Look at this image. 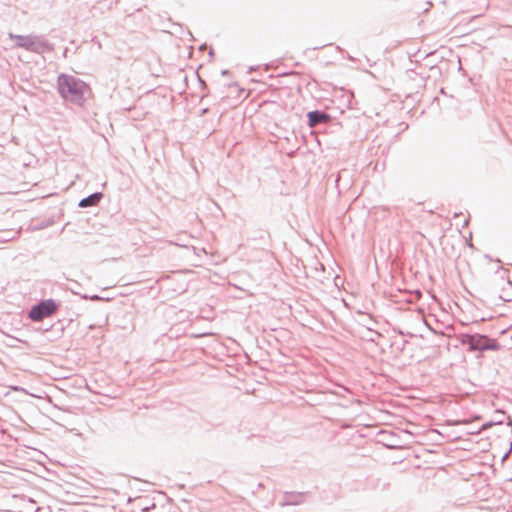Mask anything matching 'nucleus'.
I'll list each match as a JSON object with an SVG mask.
<instances>
[{
    "label": "nucleus",
    "instance_id": "1",
    "mask_svg": "<svg viewBox=\"0 0 512 512\" xmlns=\"http://www.w3.org/2000/svg\"><path fill=\"white\" fill-rule=\"evenodd\" d=\"M57 88L61 97L77 105L84 102V93L88 85L79 78L68 74H60L57 78Z\"/></svg>",
    "mask_w": 512,
    "mask_h": 512
},
{
    "label": "nucleus",
    "instance_id": "2",
    "mask_svg": "<svg viewBox=\"0 0 512 512\" xmlns=\"http://www.w3.org/2000/svg\"><path fill=\"white\" fill-rule=\"evenodd\" d=\"M460 342L462 345L467 346L471 352L498 351L501 348L496 339L479 333L462 334Z\"/></svg>",
    "mask_w": 512,
    "mask_h": 512
},
{
    "label": "nucleus",
    "instance_id": "3",
    "mask_svg": "<svg viewBox=\"0 0 512 512\" xmlns=\"http://www.w3.org/2000/svg\"><path fill=\"white\" fill-rule=\"evenodd\" d=\"M59 307V304L53 299L42 300L32 306L28 316L34 322H39L44 318L53 315Z\"/></svg>",
    "mask_w": 512,
    "mask_h": 512
},
{
    "label": "nucleus",
    "instance_id": "4",
    "mask_svg": "<svg viewBox=\"0 0 512 512\" xmlns=\"http://www.w3.org/2000/svg\"><path fill=\"white\" fill-rule=\"evenodd\" d=\"M53 51V44H51L43 35H33L30 52L43 54Z\"/></svg>",
    "mask_w": 512,
    "mask_h": 512
},
{
    "label": "nucleus",
    "instance_id": "5",
    "mask_svg": "<svg viewBox=\"0 0 512 512\" xmlns=\"http://www.w3.org/2000/svg\"><path fill=\"white\" fill-rule=\"evenodd\" d=\"M309 127H316L322 123H328L331 120V116L321 110H313L307 113Z\"/></svg>",
    "mask_w": 512,
    "mask_h": 512
},
{
    "label": "nucleus",
    "instance_id": "6",
    "mask_svg": "<svg viewBox=\"0 0 512 512\" xmlns=\"http://www.w3.org/2000/svg\"><path fill=\"white\" fill-rule=\"evenodd\" d=\"M102 198L103 194L101 192H95L81 199L78 206L81 208L93 207L96 206Z\"/></svg>",
    "mask_w": 512,
    "mask_h": 512
},
{
    "label": "nucleus",
    "instance_id": "7",
    "mask_svg": "<svg viewBox=\"0 0 512 512\" xmlns=\"http://www.w3.org/2000/svg\"><path fill=\"white\" fill-rule=\"evenodd\" d=\"M304 501V493H286L284 500L281 503L282 506H294L299 505Z\"/></svg>",
    "mask_w": 512,
    "mask_h": 512
},
{
    "label": "nucleus",
    "instance_id": "8",
    "mask_svg": "<svg viewBox=\"0 0 512 512\" xmlns=\"http://www.w3.org/2000/svg\"><path fill=\"white\" fill-rule=\"evenodd\" d=\"M32 37H33V34L25 36L23 43L20 44V48H23L30 52Z\"/></svg>",
    "mask_w": 512,
    "mask_h": 512
},
{
    "label": "nucleus",
    "instance_id": "9",
    "mask_svg": "<svg viewBox=\"0 0 512 512\" xmlns=\"http://www.w3.org/2000/svg\"><path fill=\"white\" fill-rule=\"evenodd\" d=\"M10 39L15 41V45L20 48V44L24 41V35L9 34Z\"/></svg>",
    "mask_w": 512,
    "mask_h": 512
},
{
    "label": "nucleus",
    "instance_id": "10",
    "mask_svg": "<svg viewBox=\"0 0 512 512\" xmlns=\"http://www.w3.org/2000/svg\"><path fill=\"white\" fill-rule=\"evenodd\" d=\"M502 421H491V422H487V423H484L482 425V427L476 432V433H479L481 430H486L488 428H490L491 426H493L494 424H501ZM475 432L474 431H471L470 434H474Z\"/></svg>",
    "mask_w": 512,
    "mask_h": 512
},
{
    "label": "nucleus",
    "instance_id": "11",
    "mask_svg": "<svg viewBox=\"0 0 512 512\" xmlns=\"http://www.w3.org/2000/svg\"><path fill=\"white\" fill-rule=\"evenodd\" d=\"M82 298L83 299H90V300H93V301H98V300H104L103 297H100L99 295L97 294H94V295H91V296H88V295H82Z\"/></svg>",
    "mask_w": 512,
    "mask_h": 512
},
{
    "label": "nucleus",
    "instance_id": "12",
    "mask_svg": "<svg viewBox=\"0 0 512 512\" xmlns=\"http://www.w3.org/2000/svg\"><path fill=\"white\" fill-rule=\"evenodd\" d=\"M221 74H222L223 76H226V75H228V74H229V71H228V70H222V71H221Z\"/></svg>",
    "mask_w": 512,
    "mask_h": 512
},
{
    "label": "nucleus",
    "instance_id": "13",
    "mask_svg": "<svg viewBox=\"0 0 512 512\" xmlns=\"http://www.w3.org/2000/svg\"><path fill=\"white\" fill-rule=\"evenodd\" d=\"M209 56H210V57H213V56H214V50H213V49H210V51H209Z\"/></svg>",
    "mask_w": 512,
    "mask_h": 512
},
{
    "label": "nucleus",
    "instance_id": "14",
    "mask_svg": "<svg viewBox=\"0 0 512 512\" xmlns=\"http://www.w3.org/2000/svg\"><path fill=\"white\" fill-rule=\"evenodd\" d=\"M373 334H375L376 336H381V334L376 331H374Z\"/></svg>",
    "mask_w": 512,
    "mask_h": 512
},
{
    "label": "nucleus",
    "instance_id": "15",
    "mask_svg": "<svg viewBox=\"0 0 512 512\" xmlns=\"http://www.w3.org/2000/svg\"><path fill=\"white\" fill-rule=\"evenodd\" d=\"M28 502H30V503H35V502H34V500H33V499H31V498H29V499H28Z\"/></svg>",
    "mask_w": 512,
    "mask_h": 512
}]
</instances>
